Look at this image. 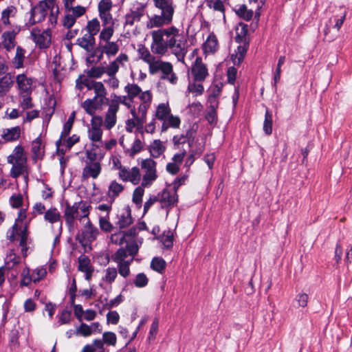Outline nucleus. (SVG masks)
<instances>
[{
  "label": "nucleus",
  "mask_w": 352,
  "mask_h": 352,
  "mask_svg": "<svg viewBox=\"0 0 352 352\" xmlns=\"http://www.w3.org/2000/svg\"><path fill=\"white\" fill-rule=\"evenodd\" d=\"M157 28L151 32L152 52L163 56L170 50L178 61L185 64L184 58L188 52V44L184 34L175 26Z\"/></svg>",
  "instance_id": "nucleus-1"
},
{
  "label": "nucleus",
  "mask_w": 352,
  "mask_h": 352,
  "mask_svg": "<svg viewBox=\"0 0 352 352\" xmlns=\"http://www.w3.org/2000/svg\"><path fill=\"white\" fill-rule=\"evenodd\" d=\"M154 6L160 10V14H154L148 17L146 22V28L153 29L162 28L170 25L173 20L175 6L173 0H153Z\"/></svg>",
  "instance_id": "nucleus-2"
},
{
  "label": "nucleus",
  "mask_w": 352,
  "mask_h": 352,
  "mask_svg": "<svg viewBox=\"0 0 352 352\" xmlns=\"http://www.w3.org/2000/svg\"><path fill=\"white\" fill-rule=\"evenodd\" d=\"M91 209V205L86 201L77 202L72 206L69 204H66L64 218L69 232L74 231L77 228L76 220L82 223L89 219V215Z\"/></svg>",
  "instance_id": "nucleus-3"
},
{
  "label": "nucleus",
  "mask_w": 352,
  "mask_h": 352,
  "mask_svg": "<svg viewBox=\"0 0 352 352\" xmlns=\"http://www.w3.org/2000/svg\"><path fill=\"white\" fill-rule=\"evenodd\" d=\"M59 8L54 0H44L40 1L31 11V21L32 23L43 21L46 16L49 15V23L54 26L57 23Z\"/></svg>",
  "instance_id": "nucleus-4"
},
{
  "label": "nucleus",
  "mask_w": 352,
  "mask_h": 352,
  "mask_svg": "<svg viewBox=\"0 0 352 352\" xmlns=\"http://www.w3.org/2000/svg\"><path fill=\"white\" fill-rule=\"evenodd\" d=\"M7 162L12 166L10 175L16 179L19 176H28L27 155L21 146H16L7 157Z\"/></svg>",
  "instance_id": "nucleus-5"
},
{
  "label": "nucleus",
  "mask_w": 352,
  "mask_h": 352,
  "mask_svg": "<svg viewBox=\"0 0 352 352\" xmlns=\"http://www.w3.org/2000/svg\"><path fill=\"white\" fill-rule=\"evenodd\" d=\"M115 31V27L109 25L102 28L99 34L98 50L101 52L99 57L100 59L102 54L111 58L116 56L119 52L120 47L117 42L111 41Z\"/></svg>",
  "instance_id": "nucleus-6"
},
{
  "label": "nucleus",
  "mask_w": 352,
  "mask_h": 352,
  "mask_svg": "<svg viewBox=\"0 0 352 352\" xmlns=\"http://www.w3.org/2000/svg\"><path fill=\"white\" fill-rule=\"evenodd\" d=\"M26 219L25 210H21L19 212L18 218L16 220L15 223L12 226V233L10 236V241L15 240V236L19 235V246L21 248V252L24 257L27 256V252L28 250V226L24 225L23 228H19V223L23 222Z\"/></svg>",
  "instance_id": "nucleus-7"
},
{
  "label": "nucleus",
  "mask_w": 352,
  "mask_h": 352,
  "mask_svg": "<svg viewBox=\"0 0 352 352\" xmlns=\"http://www.w3.org/2000/svg\"><path fill=\"white\" fill-rule=\"evenodd\" d=\"M192 133L188 131L186 135H177L173 137L174 148L178 150L172 157V160L178 164H182L187 153V148L191 146Z\"/></svg>",
  "instance_id": "nucleus-8"
},
{
  "label": "nucleus",
  "mask_w": 352,
  "mask_h": 352,
  "mask_svg": "<svg viewBox=\"0 0 352 352\" xmlns=\"http://www.w3.org/2000/svg\"><path fill=\"white\" fill-rule=\"evenodd\" d=\"M140 166L142 170L141 183L143 186H151L158 177L157 162L151 158H146L140 162Z\"/></svg>",
  "instance_id": "nucleus-9"
},
{
  "label": "nucleus",
  "mask_w": 352,
  "mask_h": 352,
  "mask_svg": "<svg viewBox=\"0 0 352 352\" xmlns=\"http://www.w3.org/2000/svg\"><path fill=\"white\" fill-rule=\"evenodd\" d=\"M102 123L103 120L101 116H94L91 118L87 134L93 147L100 148L103 144L102 140L103 133L102 129Z\"/></svg>",
  "instance_id": "nucleus-10"
},
{
  "label": "nucleus",
  "mask_w": 352,
  "mask_h": 352,
  "mask_svg": "<svg viewBox=\"0 0 352 352\" xmlns=\"http://www.w3.org/2000/svg\"><path fill=\"white\" fill-rule=\"evenodd\" d=\"M160 72H161V80H166L172 85H175L177 83L178 78L174 72L173 65L171 63L161 60L149 74L155 75Z\"/></svg>",
  "instance_id": "nucleus-11"
},
{
  "label": "nucleus",
  "mask_w": 352,
  "mask_h": 352,
  "mask_svg": "<svg viewBox=\"0 0 352 352\" xmlns=\"http://www.w3.org/2000/svg\"><path fill=\"white\" fill-rule=\"evenodd\" d=\"M129 256L126 250L121 248L111 256L112 260L118 265V273L123 278L130 275V265L133 262V258L127 259Z\"/></svg>",
  "instance_id": "nucleus-12"
},
{
  "label": "nucleus",
  "mask_w": 352,
  "mask_h": 352,
  "mask_svg": "<svg viewBox=\"0 0 352 352\" xmlns=\"http://www.w3.org/2000/svg\"><path fill=\"white\" fill-rule=\"evenodd\" d=\"M82 223L83 227L81 232L78 234L76 239L80 243L87 245L88 243H91L96 239L99 230L91 223L90 219H87V221Z\"/></svg>",
  "instance_id": "nucleus-13"
},
{
  "label": "nucleus",
  "mask_w": 352,
  "mask_h": 352,
  "mask_svg": "<svg viewBox=\"0 0 352 352\" xmlns=\"http://www.w3.org/2000/svg\"><path fill=\"white\" fill-rule=\"evenodd\" d=\"M113 7L111 0H101L98 3L99 16L102 23V27L113 25L114 27V20L110 12Z\"/></svg>",
  "instance_id": "nucleus-14"
},
{
  "label": "nucleus",
  "mask_w": 352,
  "mask_h": 352,
  "mask_svg": "<svg viewBox=\"0 0 352 352\" xmlns=\"http://www.w3.org/2000/svg\"><path fill=\"white\" fill-rule=\"evenodd\" d=\"M118 177L124 182H130L133 185L140 184L142 182V174L140 169L137 166L131 168H125L121 172L118 173Z\"/></svg>",
  "instance_id": "nucleus-15"
},
{
  "label": "nucleus",
  "mask_w": 352,
  "mask_h": 352,
  "mask_svg": "<svg viewBox=\"0 0 352 352\" xmlns=\"http://www.w3.org/2000/svg\"><path fill=\"white\" fill-rule=\"evenodd\" d=\"M138 55L140 59L148 65L149 73L155 67V65L161 60L160 58L155 57L149 50L142 44L138 45Z\"/></svg>",
  "instance_id": "nucleus-16"
},
{
  "label": "nucleus",
  "mask_w": 352,
  "mask_h": 352,
  "mask_svg": "<svg viewBox=\"0 0 352 352\" xmlns=\"http://www.w3.org/2000/svg\"><path fill=\"white\" fill-rule=\"evenodd\" d=\"M191 74L195 82H203L208 76L207 66L201 57L197 56L191 68Z\"/></svg>",
  "instance_id": "nucleus-17"
},
{
  "label": "nucleus",
  "mask_w": 352,
  "mask_h": 352,
  "mask_svg": "<svg viewBox=\"0 0 352 352\" xmlns=\"http://www.w3.org/2000/svg\"><path fill=\"white\" fill-rule=\"evenodd\" d=\"M87 87L94 92V99L105 105L108 103L109 99L107 98V91L102 82L91 81V84H87Z\"/></svg>",
  "instance_id": "nucleus-18"
},
{
  "label": "nucleus",
  "mask_w": 352,
  "mask_h": 352,
  "mask_svg": "<svg viewBox=\"0 0 352 352\" xmlns=\"http://www.w3.org/2000/svg\"><path fill=\"white\" fill-rule=\"evenodd\" d=\"M31 36L40 48H47L51 43V32L50 30L41 31L34 29L31 32Z\"/></svg>",
  "instance_id": "nucleus-19"
},
{
  "label": "nucleus",
  "mask_w": 352,
  "mask_h": 352,
  "mask_svg": "<svg viewBox=\"0 0 352 352\" xmlns=\"http://www.w3.org/2000/svg\"><path fill=\"white\" fill-rule=\"evenodd\" d=\"M132 118L126 122V130L131 133L134 129L138 130L142 129L143 125L146 121V116L143 115L136 111L131 110Z\"/></svg>",
  "instance_id": "nucleus-20"
},
{
  "label": "nucleus",
  "mask_w": 352,
  "mask_h": 352,
  "mask_svg": "<svg viewBox=\"0 0 352 352\" xmlns=\"http://www.w3.org/2000/svg\"><path fill=\"white\" fill-rule=\"evenodd\" d=\"M157 197L162 208L172 207L177 202V195L175 189L165 188Z\"/></svg>",
  "instance_id": "nucleus-21"
},
{
  "label": "nucleus",
  "mask_w": 352,
  "mask_h": 352,
  "mask_svg": "<svg viewBox=\"0 0 352 352\" xmlns=\"http://www.w3.org/2000/svg\"><path fill=\"white\" fill-rule=\"evenodd\" d=\"M146 6L137 3L125 16V25H133L135 22L140 21L145 12Z\"/></svg>",
  "instance_id": "nucleus-22"
},
{
  "label": "nucleus",
  "mask_w": 352,
  "mask_h": 352,
  "mask_svg": "<svg viewBox=\"0 0 352 352\" xmlns=\"http://www.w3.org/2000/svg\"><path fill=\"white\" fill-rule=\"evenodd\" d=\"M102 171V165L100 163H85L82 170V180H87L89 178L94 179L98 177Z\"/></svg>",
  "instance_id": "nucleus-23"
},
{
  "label": "nucleus",
  "mask_w": 352,
  "mask_h": 352,
  "mask_svg": "<svg viewBox=\"0 0 352 352\" xmlns=\"http://www.w3.org/2000/svg\"><path fill=\"white\" fill-rule=\"evenodd\" d=\"M118 111L119 107L116 102H114L109 104L104 120V125L107 129L109 130L116 125L117 122L116 115Z\"/></svg>",
  "instance_id": "nucleus-24"
},
{
  "label": "nucleus",
  "mask_w": 352,
  "mask_h": 352,
  "mask_svg": "<svg viewBox=\"0 0 352 352\" xmlns=\"http://www.w3.org/2000/svg\"><path fill=\"white\" fill-rule=\"evenodd\" d=\"M16 82L19 90V94H32V79L25 74H19L16 77Z\"/></svg>",
  "instance_id": "nucleus-25"
},
{
  "label": "nucleus",
  "mask_w": 352,
  "mask_h": 352,
  "mask_svg": "<svg viewBox=\"0 0 352 352\" xmlns=\"http://www.w3.org/2000/svg\"><path fill=\"white\" fill-rule=\"evenodd\" d=\"M138 97L141 100V102L138 105V107H136V111L146 116L148 109L152 102L153 94L149 90L144 91H141Z\"/></svg>",
  "instance_id": "nucleus-26"
},
{
  "label": "nucleus",
  "mask_w": 352,
  "mask_h": 352,
  "mask_svg": "<svg viewBox=\"0 0 352 352\" xmlns=\"http://www.w3.org/2000/svg\"><path fill=\"white\" fill-rule=\"evenodd\" d=\"M16 34L14 31H6L1 34V46L6 51L10 52L15 47L16 45Z\"/></svg>",
  "instance_id": "nucleus-27"
},
{
  "label": "nucleus",
  "mask_w": 352,
  "mask_h": 352,
  "mask_svg": "<svg viewBox=\"0 0 352 352\" xmlns=\"http://www.w3.org/2000/svg\"><path fill=\"white\" fill-rule=\"evenodd\" d=\"M129 61V56L124 53L120 54L116 59L109 62L108 65V74L113 75L117 74L120 67H123Z\"/></svg>",
  "instance_id": "nucleus-28"
},
{
  "label": "nucleus",
  "mask_w": 352,
  "mask_h": 352,
  "mask_svg": "<svg viewBox=\"0 0 352 352\" xmlns=\"http://www.w3.org/2000/svg\"><path fill=\"white\" fill-rule=\"evenodd\" d=\"M80 106L87 114L94 117L97 116L96 115L97 111L101 110L104 105L96 99L88 98L82 102Z\"/></svg>",
  "instance_id": "nucleus-29"
},
{
  "label": "nucleus",
  "mask_w": 352,
  "mask_h": 352,
  "mask_svg": "<svg viewBox=\"0 0 352 352\" xmlns=\"http://www.w3.org/2000/svg\"><path fill=\"white\" fill-rule=\"evenodd\" d=\"M117 219L115 223L120 229L129 227L133 223L131 210L129 208L121 210L117 214Z\"/></svg>",
  "instance_id": "nucleus-30"
},
{
  "label": "nucleus",
  "mask_w": 352,
  "mask_h": 352,
  "mask_svg": "<svg viewBox=\"0 0 352 352\" xmlns=\"http://www.w3.org/2000/svg\"><path fill=\"white\" fill-rule=\"evenodd\" d=\"M210 105L206 113V119L210 124H214L217 122V109L219 107V101L213 98H208Z\"/></svg>",
  "instance_id": "nucleus-31"
},
{
  "label": "nucleus",
  "mask_w": 352,
  "mask_h": 352,
  "mask_svg": "<svg viewBox=\"0 0 352 352\" xmlns=\"http://www.w3.org/2000/svg\"><path fill=\"white\" fill-rule=\"evenodd\" d=\"M78 270L85 274V279L89 280L92 277L94 268L91 265L89 258L82 255L78 258Z\"/></svg>",
  "instance_id": "nucleus-32"
},
{
  "label": "nucleus",
  "mask_w": 352,
  "mask_h": 352,
  "mask_svg": "<svg viewBox=\"0 0 352 352\" xmlns=\"http://www.w3.org/2000/svg\"><path fill=\"white\" fill-rule=\"evenodd\" d=\"M161 127L162 132H165L169 127L177 129L179 127L181 124V120L179 116H174L169 112V115L167 116L166 118L163 120Z\"/></svg>",
  "instance_id": "nucleus-33"
},
{
  "label": "nucleus",
  "mask_w": 352,
  "mask_h": 352,
  "mask_svg": "<svg viewBox=\"0 0 352 352\" xmlns=\"http://www.w3.org/2000/svg\"><path fill=\"white\" fill-rule=\"evenodd\" d=\"M25 58V50L21 46H17L14 57L12 59V65L15 69H21L24 67Z\"/></svg>",
  "instance_id": "nucleus-34"
},
{
  "label": "nucleus",
  "mask_w": 352,
  "mask_h": 352,
  "mask_svg": "<svg viewBox=\"0 0 352 352\" xmlns=\"http://www.w3.org/2000/svg\"><path fill=\"white\" fill-rule=\"evenodd\" d=\"M44 219L51 224L60 222V230H62V221L60 212L56 208H51L45 211Z\"/></svg>",
  "instance_id": "nucleus-35"
},
{
  "label": "nucleus",
  "mask_w": 352,
  "mask_h": 352,
  "mask_svg": "<svg viewBox=\"0 0 352 352\" xmlns=\"http://www.w3.org/2000/svg\"><path fill=\"white\" fill-rule=\"evenodd\" d=\"M166 146L161 140H155L149 146V152L152 157L157 158L164 153Z\"/></svg>",
  "instance_id": "nucleus-36"
},
{
  "label": "nucleus",
  "mask_w": 352,
  "mask_h": 352,
  "mask_svg": "<svg viewBox=\"0 0 352 352\" xmlns=\"http://www.w3.org/2000/svg\"><path fill=\"white\" fill-rule=\"evenodd\" d=\"M169 112H171V109L168 102L160 103L157 106L154 116L157 120L162 122L169 115Z\"/></svg>",
  "instance_id": "nucleus-37"
},
{
  "label": "nucleus",
  "mask_w": 352,
  "mask_h": 352,
  "mask_svg": "<svg viewBox=\"0 0 352 352\" xmlns=\"http://www.w3.org/2000/svg\"><path fill=\"white\" fill-rule=\"evenodd\" d=\"M118 268L108 267L103 271L102 280L108 284L111 285L118 277Z\"/></svg>",
  "instance_id": "nucleus-38"
},
{
  "label": "nucleus",
  "mask_w": 352,
  "mask_h": 352,
  "mask_svg": "<svg viewBox=\"0 0 352 352\" xmlns=\"http://www.w3.org/2000/svg\"><path fill=\"white\" fill-rule=\"evenodd\" d=\"M123 190L124 186L122 184L116 181H113L109 186L107 195L112 201H114Z\"/></svg>",
  "instance_id": "nucleus-39"
},
{
  "label": "nucleus",
  "mask_w": 352,
  "mask_h": 352,
  "mask_svg": "<svg viewBox=\"0 0 352 352\" xmlns=\"http://www.w3.org/2000/svg\"><path fill=\"white\" fill-rule=\"evenodd\" d=\"M234 53L231 55V58L234 65H239L243 60L247 51V43H241Z\"/></svg>",
  "instance_id": "nucleus-40"
},
{
  "label": "nucleus",
  "mask_w": 352,
  "mask_h": 352,
  "mask_svg": "<svg viewBox=\"0 0 352 352\" xmlns=\"http://www.w3.org/2000/svg\"><path fill=\"white\" fill-rule=\"evenodd\" d=\"M235 40L239 43H246V36L248 32V25L243 23H239L235 28Z\"/></svg>",
  "instance_id": "nucleus-41"
},
{
  "label": "nucleus",
  "mask_w": 352,
  "mask_h": 352,
  "mask_svg": "<svg viewBox=\"0 0 352 352\" xmlns=\"http://www.w3.org/2000/svg\"><path fill=\"white\" fill-rule=\"evenodd\" d=\"M21 129L19 126H14L10 129H4L2 138L6 141H14L19 138Z\"/></svg>",
  "instance_id": "nucleus-42"
},
{
  "label": "nucleus",
  "mask_w": 352,
  "mask_h": 352,
  "mask_svg": "<svg viewBox=\"0 0 352 352\" xmlns=\"http://www.w3.org/2000/svg\"><path fill=\"white\" fill-rule=\"evenodd\" d=\"M151 186L144 185L142 183H140V184L135 188L133 192V197L132 200L133 202L137 205L138 206H141L142 202V197L144 194V188H148Z\"/></svg>",
  "instance_id": "nucleus-43"
},
{
  "label": "nucleus",
  "mask_w": 352,
  "mask_h": 352,
  "mask_svg": "<svg viewBox=\"0 0 352 352\" xmlns=\"http://www.w3.org/2000/svg\"><path fill=\"white\" fill-rule=\"evenodd\" d=\"M82 352H106L102 340H94L90 344L85 345Z\"/></svg>",
  "instance_id": "nucleus-44"
},
{
  "label": "nucleus",
  "mask_w": 352,
  "mask_h": 352,
  "mask_svg": "<svg viewBox=\"0 0 352 352\" xmlns=\"http://www.w3.org/2000/svg\"><path fill=\"white\" fill-rule=\"evenodd\" d=\"M141 91V88L136 84L128 83L124 87V91L126 93V96L131 102H133L135 97L139 96Z\"/></svg>",
  "instance_id": "nucleus-45"
},
{
  "label": "nucleus",
  "mask_w": 352,
  "mask_h": 352,
  "mask_svg": "<svg viewBox=\"0 0 352 352\" xmlns=\"http://www.w3.org/2000/svg\"><path fill=\"white\" fill-rule=\"evenodd\" d=\"M16 13V9L15 7L10 6L7 7L1 12V20L3 25H8L10 24V18L14 17Z\"/></svg>",
  "instance_id": "nucleus-46"
},
{
  "label": "nucleus",
  "mask_w": 352,
  "mask_h": 352,
  "mask_svg": "<svg viewBox=\"0 0 352 352\" xmlns=\"http://www.w3.org/2000/svg\"><path fill=\"white\" fill-rule=\"evenodd\" d=\"M116 102L118 107L120 108V103L124 105L129 109L130 113H131V110L137 111L136 106L133 104V102H131L129 100V98L126 96H115V98L111 100V103Z\"/></svg>",
  "instance_id": "nucleus-47"
},
{
  "label": "nucleus",
  "mask_w": 352,
  "mask_h": 352,
  "mask_svg": "<svg viewBox=\"0 0 352 352\" xmlns=\"http://www.w3.org/2000/svg\"><path fill=\"white\" fill-rule=\"evenodd\" d=\"M206 52H214L218 49V41L214 34H210L204 43Z\"/></svg>",
  "instance_id": "nucleus-48"
},
{
  "label": "nucleus",
  "mask_w": 352,
  "mask_h": 352,
  "mask_svg": "<svg viewBox=\"0 0 352 352\" xmlns=\"http://www.w3.org/2000/svg\"><path fill=\"white\" fill-rule=\"evenodd\" d=\"M94 42V37L89 36L88 34L78 39V44L87 51L93 48Z\"/></svg>",
  "instance_id": "nucleus-49"
},
{
  "label": "nucleus",
  "mask_w": 352,
  "mask_h": 352,
  "mask_svg": "<svg viewBox=\"0 0 352 352\" xmlns=\"http://www.w3.org/2000/svg\"><path fill=\"white\" fill-rule=\"evenodd\" d=\"M32 151L36 158H41L44 153V146L41 138H37L32 143Z\"/></svg>",
  "instance_id": "nucleus-50"
},
{
  "label": "nucleus",
  "mask_w": 352,
  "mask_h": 352,
  "mask_svg": "<svg viewBox=\"0 0 352 352\" xmlns=\"http://www.w3.org/2000/svg\"><path fill=\"white\" fill-rule=\"evenodd\" d=\"M80 138L77 135H73L72 137H66L60 142V138L57 141L56 146L59 148L60 146H65L67 148H72L75 144L79 142Z\"/></svg>",
  "instance_id": "nucleus-51"
},
{
  "label": "nucleus",
  "mask_w": 352,
  "mask_h": 352,
  "mask_svg": "<svg viewBox=\"0 0 352 352\" xmlns=\"http://www.w3.org/2000/svg\"><path fill=\"white\" fill-rule=\"evenodd\" d=\"M86 28L88 32V34L93 37H94V36L96 35L98 32H100V24L97 19H94L88 21Z\"/></svg>",
  "instance_id": "nucleus-52"
},
{
  "label": "nucleus",
  "mask_w": 352,
  "mask_h": 352,
  "mask_svg": "<svg viewBox=\"0 0 352 352\" xmlns=\"http://www.w3.org/2000/svg\"><path fill=\"white\" fill-rule=\"evenodd\" d=\"M31 94H19L21 98L19 105L23 111L30 109L34 107Z\"/></svg>",
  "instance_id": "nucleus-53"
},
{
  "label": "nucleus",
  "mask_w": 352,
  "mask_h": 352,
  "mask_svg": "<svg viewBox=\"0 0 352 352\" xmlns=\"http://www.w3.org/2000/svg\"><path fill=\"white\" fill-rule=\"evenodd\" d=\"M104 74H108V65L93 67L88 72L89 76L96 78H100Z\"/></svg>",
  "instance_id": "nucleus-54"
},
{
  "label": "nucleus",
  "mask_w": 352,
  "mask_h": 352,
  "mask_svg": "<svg viewBox=\"0 0 352 352\" xmlns=\"http://www.w3.org/2000/svg\"><path fill=\"white\" fill-rule=\"evenodd\" d=\"M166 261L160 257H155L151 263V267L155 272L162 274L166 268Z\"/></svg>",
  "instance_id": "nucleus-55"
},
{
  "label": "nucleus",
  "mask_w": 352,
  "mask_h": 352,
  "mask_svg": "<svg viewBox=\"0 0 352 352\" xmlns=\"http://www.w3.org/2000/svg\"><path fill=\"white\" fill-rule=\"evenodd\" d=\"M13 85V80L11 77L5 76L0 78V95L8 92Z\"/></svg>",
  "instance_id": "nucleus-56"
},
{
  "label": "nucleus",
  "mask_w": 352,
  "mask_h": 352,
  "mask_svg": "<svg viewBox=\"0 0 352 352\" xmlns=\"http://www.w3.org/2000/svg\"><path fill=\"white\" fill-rule=\"evenodd\" d=\"M235 12L239 16L247 21L251 19L253 16V11L248 10L245 5L239 6L238 8L235 9Z\"/></svg>",
  "instance_id": "nucleus-57"
},
{
  "label": "nucleus",
  "mask_w": 352,
  "mask_h": 352,
  "mask_svg": "<svg viewBox=\"0 0 352 352\" xmlns=\"http://www.w3.org/2000/svg\"><path fill=\"white\" fill-rule=\"evenodd\" d=\"M201 82H190L188 86V91L192 93L195 96H200L204 93V87Z\"/></svg>",
  "instance_id": "nucleus-58"
},
{
  "label": "nucleus",
  "mask_w": 352,
  "mask_h": 352,
  "mask_svg": "<svg viewBox=\"0 0 352 352\" xmlns=\"http://www.w3.org/2000/svg\"><path fill=\"white\" fill-rule=\"evenodd\" d=\"M109 219V216L100 217L99 218L100 228L106 232H110L113 229V226Z\"/></svg>",
  "instance_id": "nucleus-59"
},
{
  "label": "nucleus",
  "mask_w": 352,
  "mask_h": 352,
  "mask_svg": "<svg viewBox=\"0 0 352 352\" xmlns=\"http://www.w3.org/2000/svg\"><path fill=\"white\" fill-rule=\"evenodd\" d=\"M207 6L217 12H224V5L221 0H206Z\"/></svg>",
  "instance_id": "nucleus-60"
},
{
  "label": "nucleus",
  "mask_w": 352,
  "mask_h": 352,
  "mask_svg": "<svg viewBox=\"0 0 352 352\" xmlns=\"http://www.w3.org/2000/svg\"><path fill=\"white\" fill-rule=\"evenodd\" d=\"M263 130L267 135H270L272 132V116L268 109L265 111Z\"/></svg>",
  "instance_id": "nucleus-61"
},
{
  "label": "nucleus",
  "mask_w": 352,
  "mask_h": 352,
  "mask_svg": "<svg viewBox=\"0 0 352 352\" xmlns=\"http://www.w3.org/2000/svg\"><path fill=\"white\" fill-rule=\"evenodd\" d=\"M21 280L20 282L21 286H28L32 281H33L32 279V274L30 275V269L28 267H25L21 274Z\"/></svg>",
  "instance_id": "nucleus-62"
},
{
  "label": "nucleus",
  "mask_w": 352,
  "mask_h": 352,
  "mask_svg": "<svg viewBox=\"0 0 352 352\" xmlns=\"http://www.w3.org/2000/svg\"><path fill=\"white\" fill-rule=\"evenodd\" d=\"M74 333L76 336L88 337L92 333L91 327H89L85 323H82L78 328H76Z\"/></svg>",
  "instance_id": "nucleus-63"
},
{
  "label": "nucleus",
  "mask_w": 352,
  "mask_h": 352,
  "mask_svg": "<svg viewBox=\"0 0 352 352\" xmlns=\"http://www.w3.org/2000/svg\"><path fill=\"white\" fill-rule=\"evenodd\" d=\"M104 344L115 346L117 342L116 335L111 331L104 332L102 335V340Z\"/></svg>",
  "instance_id": "nucleus-64"
}]
</instances>
